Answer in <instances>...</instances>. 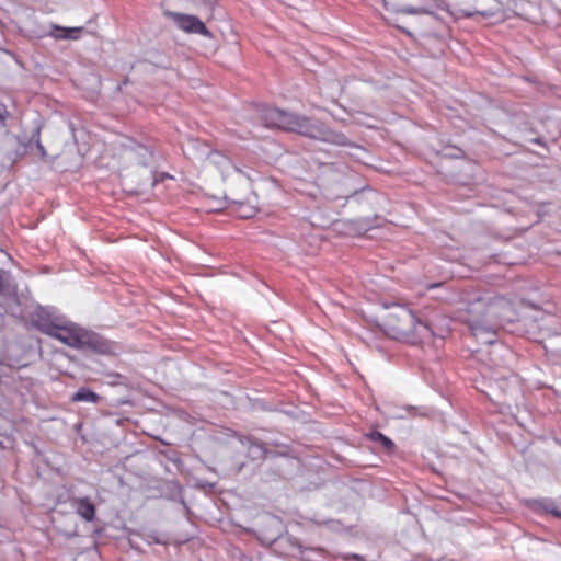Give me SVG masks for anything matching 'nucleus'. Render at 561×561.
Segmentation results:
<instances>
[{
    "mask_svg": "<svg viewBox=\"0 0 561 561\" xmlns=\"http://www.w3.org/2000/svg\"><path fill=\"white\" fill-rule=\"evenodd\" d=\"M442 285V283H434V284H431L428 286V288H436V287H439Z\"/></svg>",
    "mask_w": 561,
    "mask_h": 561,
    "instance_id": "22",
    "label": "nucleus"
},
{
    "mask_svg": "<svg viewBox=\"0 0 561 561\" xmlns=\"http://www.w3.org/2000/svg\"><path fill=\"white\" fill-rule=\"evenodd\" d=\"M43 329L46 331V335L60 341L69 347L103 351V343L96 333L88 331L66 318L57 325H54V328L44 327Z\"/></svg>",
    "mask_w": 561,
    "mask_h": 561,
    "instance_id": "4",
    "label": "nucleus"
},
{
    "mask_svg": "<svg viewBox=\"0 0 561 561\" xmlns=\"http://www.w3.org/2000/svg\"><path fill=\"white\" fill-rule=\"evenodd\" d=\"M382 329L391 339L410 343H417L433 334L428 323L417 318L411 309L400 305L387 312Z\"/></svg>",
    "mask_w": 561,
    "mask_h": 561,
    "instance_id": "3",
    "label": "nucleus"
},
{
    "mask_svg": "<svg viewBox=\"0 0 561 561\" xmlns=\"http://www.w3.org/2000/svg\"><path fill=\"white\" fill-rule=\"evenodd\" d=\"M5 114H7V110H5L4 105H2L0 103V122H2L4 119Z\"/></svg>",
    "mask_w": 561,
    "mask_h": 561,
    "instance_id": "20",
    "label": "nucleus"
},
{
    "mask_svg": "<svg viewBox=\"0 0 561 561\" xmlns=\"http://www.w3.org/2000/svg\"><path fill=\"white\" fill-rule=\"evenodd\" d=\"M368 229H370V226L365 220L358 221V230L359 231H367Z\"/></svg>",
    "mask_w": 561,
    "mask_h": 561,
    "instance_id": "19",
    "label": "nucleus"
},
{
    "mask_svg": "<svg viewBox=\"0 0 561 561\" xmlns=\"http://www.w3.org/2000/svg\"><path fill=\"white\" fill-rule=\"evenodd\" d=\"M323 175L332 176V180L339 182L342 180V173L337 172L336 168L333 164L324 165V170L322 172Z\"/></svg>",
    "mask_w": 561,
    "mask_h": 561,
    "instance_id": "14",
    "label": "nucleus"
},
{
    "mask_svg": "<svg viewBox=\"0 0 561 561\" xmlns=\"http://www.w3.org/2000/svg\"><path fill=\"white\" fill-rule=\"evenodd\" d=\"M77 513L84 518L87 522H91L95 515V506L92 504L89 499L83 497L77 501L76 506Z\"/></svg>",
    "mask_w": 561,
    "mask_h": 561,
    "instance_id": "9",
    "label": "nucleus"
},
{
    "mask_svg": "<svg viewBox=\"0 0 561 561\" xmlns=\"http://www.w3.org/2000/svg\"><path fill=\"white\" fill-rule=\"evenodd\" d=\"M4 282H5V272L0 270V288L3 287Z\"/></svg>",
    "mask_w": 561,
    "mask_h": 561,
    "instance_id": "21",
    "label": "nucleus"
},
{
    "mask_svg": "<svg viewBox=\"0 0 561 561\" xmlns=\"http://www.w3.org/2000/svg\"><path fill=\"white\" fill-rule=\"evenodd\" d=\"M100 399L99 394L88 388H80L71 398L75 402H91L95 403Z\"/></svg>",
    "mask_w": 561,
    "mask_h": 561,
    "instance_id": "10",
    "label": "nucleus"
},
{
    "mask_svg": "<svg viewBox=\"0 0 561 561\" xmlns=\"http://www.w3.org/2000/svg\"><path fill=\"white\" fill-rule=\"evenodd\" d=\"M208 160L213 164H216L222 172L226 171L230 165V161L228 160V158L219 152H210L208 154Z\"/></svg>",
    "mask_w": 561,
    "mask_h": 561,
    "instance_id": "12",
    "label": "nucleus"
},
{
    "mask_svg": "<svg viewBox=\"0 0 561 561\" xmlns=\"http://www.w3.org/2000/svg\"><path fill=\"white\" fill-rule=\"evenodd\" d=\"M541 507L547 512L552 514L556 517L561 518V511L558 510L556 503L551 500H542L540 502Z\"/></svg>",
    "mask_w": 561,
    "mask_h": 561,
    "instance_id": "13",
    "label": "nucleus"
},
{
    "mask_svg": "<svg viewBox=\"0 0 561 561\" xmlns=\"http://www.w3.org/2000/svg\"><path fill=\"white\" fill-rule=\"evenodd\" d=\"M167 14L173 20L176 26L185 33L211 37L209 30L197 16L176 12H168Z\"/></svg>",
    "mask_w": 561,
    "mask_h": 561,
    "instance_id": "5",
    "label": "nucleus"
},
{
    "mask_svg": "<svg viewBox=\"0 0 561 561\" xmlns=\"http://www.w3.org/2000/svg\"><path fill=\"white\" fill-rule=\"evenodd\" d=\"M458 312L459 318L469 325L470 330L496 320L519 321L506 299L486 293L469 297Z\"/></svg>",
    "mask_w": 561,
    "mask_h": 561,
    "instance_id": "2",
    "label": "nucleus"
},
{
    "mask_svg": "<svg viewBox=\"0 0 561 561\" xmlns=\"http://www.w3.org/2000/svg\"><path fill=\"white\" fill-rule=\"evenodd\" d=\"M36 147H37V150L39 151L41 156L44 158L46 156V150H45L44 146L42 145L39 138H37V140H36Z\"/></svg>",
    "mask_w": 561,
    "mask_h": 561,
    "instance_id": "18",
    "label": "nucleus"
},
{
    "mask_svg": "<svg viewBox=\"0 0 561 561\" xmlns=\"http://www.w3.org/2000/svg\"><path fill=\"white\" fill-rule=\"evenodd\" d=\"M546 348H550L551 351H554V352L561 351V333L556 336H551L548 340V344L546 345Z\"/></svg>",
    "mask_w": 561,
    "mask_h": 561,
    "instance_id": "15",
    "label": "nucleus"
},
{
    "mask_svg": "<svg viewBox=\"0 0 561 561\" xmlns=\"http://www.w3.org/2000/svg\"><path fill=\"white\" fill-rule=\"evenodd\" d=\"M401 12L407 14H419L421 12V9L413 7H404L401 9Z\"/></svg>",
    "mask_w": 561,
    "mask_h": 561,
    "instance_id": "17",
    "label": "nucleus"
},
{
    "mask_svg": "<svg viewBox=\"0 0 561 561\" xmlns=\"http://www.w3.org/2000/svg\"><path fill=\"white\" fill-rule=\"evenodd\" d=\"M82 27H61L54 25L50 36L56 39H78Z\"/></svg>",
    "mask_w": 561,
    "mask_h": 561,
    "instance_id": "8",
    "label": "nucleus"
},
{
    "mask_svg": "<svg viewBox=\"0 0 561 561\" xmlns=\"http://www.w3.org/2000/svg\"><path fill=\"white\" fill-rule=\"evenodd\" d=\"M137 150H138V153H139L140 158H141L140 163L142 165H147L148 164L147 157L151 156V151L147 147H144L141 145H139L137 147Z\"/></svg>",
    "mask_w": 561,
    "mask_h": 561,
    "instance_id": "16",
    "label": "nucleus"
},
{
    "mask_svg": "<svg viewBox=\"0 0 561 561\" xmlns=\"http://www.w3.org/2000/svg\"><path fill=\"white\" fill-rule=\"evenodd\" d=\"M504 322H508V321L507 320L492 321V322L479 325V329H471V332L480 343L491 345L495 342L497 325H500Z\"/></svg>",
    "mask_w": 561,
    "mask_h": 561,
    "instance_id": "7",
    "label": "nucleus"
},
{
    "mask_svg": "<svg viewBox=\"0 0 561 561\" xmlns=\"http://www.w3.org/2000/svg\"><path fill=\"white\" fill-rule=\"evenodd\" d=\"M259 114L266 127H276L337 146L350 145V140L344 134L330 129L318 119L266 106H261Z\"/></svg>",
    "mask_w": 561,
    "mask_h": 561,
    "instance_id": "1",
    "label": "nucleus"
},
{
    "mask_svg": "<svg viewBox=\"0 0 561 561\" xmlns=\"http://www.w3.org/2000/svg\"><path fill=\"white\" fill-rule=\"evenodd\" d=\"M367 436L373 442L379 443L386 450H391L394 447L393 442L378 431H373Z\"/></svg>",
    "mask_w": 561,
    "mask_h": 561,
    "instance_id": "11",
    "label": "nucleus"
},
{
    "mask_svg": "<svg viewBox=\"0 0 561 561\" xmlns=\"http://www.w3.org/2000/svg\"><path fill=\"white\" fill-rule=\"evenodd\" d=\"M64 320V317L56 314L55 312L48 309H39L33 317L32 323L33 325L46 334V331L43 329L44 327L54 328Z\"/></svg>",
    "mask_w": 561,
    "mask_h": 561,
    "instance_id": "6",
    "label": "nucleus"
}]
</instances>
